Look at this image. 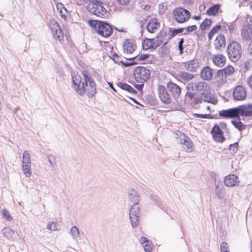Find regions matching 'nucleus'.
I'll list each match as a JSON object with an SVG mask.
<instances>
[{
  "mask_svg": "<svg viewBox=\"0 0 252 252\" xmlns=\"http://www.w3.org/2000/svg\"><path fill=\"white\" fill-rule=\"evenodd\" d=\"M120 62H121V63L122 64L125 65L126 66H129V65H132V64L136 63L135 62L130 63H125L123 61H121Z\"/></svg>",
  "mask_w": 252,
  "mask_h": 252,
  "instance_id": "obj_62",
  "label": "nucleus"
},
{
  "mask_svg": "<svg viewBox=\"0 0 252 252\" xmlns=\"http://www.w3.org/2000/svg\"><path fill=\"white\" fill-rule=\"evenodd\" d=\"M142 246L144 248L145 251L146 252H150L152 250V245L149 243V242L143 245Z\"/></svg>",
  "mask_w": 252,
  "mask_h": 252,
  "instance_id": "obj_50",
  "label": "nucleus"
},
{
  "mask_svg": "<svg viewBox=\"0 0 252 252\" xmlns=\"http://www.w3.org/2000/svg\"><path fill=\"white\" fill-rule=\"evenodd\" d=\"M167 86L174 97L177 98L179 96L181 93V89L178 85L170 81L167 83Z\"/></svg>",
  "mask_w": 252,
  "mask_h": 252,
  "instance_id": "obj_17",
  "label": "nucleus"
},
{
  "mask_svg": "<svg viewBox=\"0 0 252 252\" xmlns=\"http://www.w3.org/2000/svg\"><path fill=\"white\" fill-rule=\"evenodd\" d=\"M2 215L7 220L11 221L13 220L12 217L9 214V212L6 209L2 210Z\"/></svg>",
  "mask_w": 252,
  "mask_h": 252,
  "instance_id": "obj_42",
  "label": "nucleus"
},
{
  "mask_svg": "<svg viewBox=\"0 0 252 252\" xmlns=\"http://www.w3.org/2000/svg\"><path fill=\"white\" fill-rule=\"evenodd\" d=\"M187 89L189 91H199L201 95V99L205 102H210L212 99L210 93V88L207 83L200 82L197 84L189 83L187 86Z\"/></svg>",
  "mask_w": 252,
  "mask_h": 252,
  "instance_id": "obj_3",
  "label": "nucleus"
},
{
  "mask_svg": "<svg viewBox=\"0 0 252 252\" xmlns=\"http://www.w3.org/2000/svg\"><path fill=\"white\" fill-rule=\"evenodd\" d=\"M136 48L135 44L129 39H126L123 44V50L125 53L132 54Z\"/></svg>",
  "mask_w": 252,
  "mask_h": 252,
  "instance_id": "obj_14",
  "label": "nucleus"
},
{
  "mask_svg": "<svg viewBox=\"0 0 252 252\" xmlns=\"http://www.w3.org/2000/svg\"><path fill=\"white\" fill-rule=\"evenodd\" d=\"M153 50L156 49L162 43V41L158 39H152Z\"/></svg>",
  "mask_w": 252,
  "mask_h": 252,
  "instance_id": "obj_43",
  "label": "nucleus"
},
{
  "mask_svg": "<svg viewBox=\"0 0 252 252\" xmlns=\"http://www.w3.org/2000/svg\"><path fill=\"white\" fill-rule=\"evenodd\" d=\"M241 47L237 42H232L227 48V53L229 59L232 62L237 61L241 56Z\"/></svg>",
  "mask_w": 252,
  "mask_h": 252,
  "instance_id": "obj_4",
  "label": "nucleus"
},
{
  "mask_svg": "<svg viewBox=\"0 0 252 252\" xmlns=\"http://www.w3.org/2000/svg\"><path fill=\"white\" fill-rule=\"evenodd\" d=\"M229 246L227 243L222 242L220 245L221 252H229Z\"/></svg>",
  "mask_w": 252,
  "mask_h": 252,
  "instance_id": "obj_46",
  "label": "nucleus"
},
{
  "mask_svg": "<svg viewBox=\"0 0 252 252\" xmlns=\"http://www.w3.org/2000/svg\"><path fill=\"white\" fill-rule=\"evenodd\" d=\"M98 7L97 8V9L94 14V15H95L98 17H101V18H105L106 17H108L109 15V13L107 12V10L104 8L103 6V3L102 1H101V3H100L99 5H98Z\"/></svg>",
  "mask_w": 252,
  "mask_h": 252,
  "instance_id": "obj_21",
  "label": "nucleus"
},
{
  "mask_svg": "<svg viewBox=\"0 0 252 252\" xmlns=\"http://www.w3.org/2000/svg\"><path fill=\"white\" fill-rule=\"evenodd\" d=\"M224 77L227 78L230 76L234 71V67L232 66H228L223 68Z\"/></svg>",
  "mask_w": 252,
  "mask_h": 252,
  "instance_id": "obj_32",
  "label": "nucleus"
},
{
  "mask_svg": "<svg viewBox=\"0 0 252 252\" xmlns=\"http://www.w3.org/2000/svg\"><path fill=\"white\" fill-rule=\"evenodd\" d=\"M167 9V6L163 3H161L159 5V13L161 15L165 13Z\"/></svg>",
  "mask_w": 252,
  "mask_h": 252,
  "instance_id": "obj_47",
  "label": "nucleus"
},
{
  "mask_svg": "<svg viewBox=\"0 0 252 252\" xmlns=\"http://www.w3.org/2000/svg\"><path fill=\"white\" fill-rule=\"evenodd\" d=\"M173 15L175 20L179 23H185L190 17V12L183 8L179 7L173 11Z\"/></svg>",
  "mask_w": 252,
  "mask_h": 252,
  "instance_id": "obj_5",
  "label": "nucleus"
},
{
  "mask_svg": "<svg viewBox=\"0 0 252 252\" xmlns=\"http://www.w3.org/2000/svg\"><path fill=\"white\" fill-rule=\"evenodd\" d=\"M212 61L213 63L219 67L223 66L226 62L225 57L221 54H217L213 56Z\"/></svg>",
  "mask_w": 252,
  "mask_h": 252,
  "instance_id": "obj_20",
  "label": "nucleus"
},
{
  "mask_svg": "<svg viewBox=\"0 0 252 252\" xmlns=\"http://www.w3.org/2000/svg\"><path fill=\"white\" fill-rule=\"evenodd\" d=\"M56 7L58 13L61 15V16L64 19H66L68 14V12L64 7L63 4L62 3H58L57 4Z\"/></svg>",
  "mask_w": 252,
  "mask_h": 252,
  "instance_id": "obj_22",
  "label": "nucleus"
},
{
  "mask_svg": "<svg viewBox=\"0 0 252 252\" xmlns=\"http://www.w3.org/2000/svg\"><path fill=\"white\" fill-rule=\"evenodd\" d=\"M183 42H184V39L183 38L181 39L180 41L179 42L178 47H179V50L180 51V54H182L183 52L182 51L183 49Z\"/></svg>",
  "mask_w": 252,
  "mask_h": 252,
  "instance_id": "obj_58",
  "label": "nucleus"
},
{
  "mask_svg": "<svg viewBox=\"0 0 252 252\" xmlns=\"http://www.w3.org/2000/svg\"><path fill=\"white\" fill-rule=\"evenodd\" d=\"M142 46L143 49L145 50L148 49H151L153 50L152 39L147 38L145 39L143 42Z\"/></svg>",
  "mask_w": 252,
  "mask_h": 252,
  "instance_id": "obj_31",
  "label": "nucleus"
},
{
  "mask_svg": "<svg viewBox=\"0 0 252 252\" xmlns=\"http://www.w3.org/2000/svg\"><path fill=\"white\" fill-rule=\"evenodd\" d=\"M184 75V79H191L193 77L191 74L188 73H184L183 75Z\"/></svg>",
  "mask_w": 252,
  "mask_h": 252,
  "instance_id": "obj_61",
  "label": "nucleus"
},
{
  "mask_svg": "<svg viewBox=\"0 0 252 252\" xmlns=\"http://www.w3.org/2000/svg\"><path fill=\"white\" fill-rule=\"evenodd\" d=\"M200 76L202 79H212V70L208 66L204 67L201 71Z\"/></svg>",
  "mask_w": 252,
  "mask_h": 252,
  "instance_id": "obj_23",
  "label": "nucleus"
},
{
  "mask_svg": "<svg viewBox=\"0 0 252 252\" xmlns=\"http://www.w3.org/2000/svg\"><path fill=\"white\" fill-rule=\"evenodd\" d=\"M149 242V239H148L147 238L145 237H142L140 239V242L141 244L143 246V245L147 243H148Z\"/></svg>",
  "mask_w": 252,
  "mask_h": 252,
  "instance_id": "obj_57",
  "label": "nucleus"
},
{
  "mask_svg": "<svg viewBox=\"0 0 252 252\" xmlns=\"http://www.w3.org/2000/svg\"><path fill=\"white\" fill-rule=\"evenodd\" d=\"M149 57V55L148 54H142L141 55H136L134 57H133L131 58H129V60H133L135 59H137L138 61H144L147 59Z\"/></svg>",
  "mask_w": 252,
  "mask_h": 252,
  "instance_id": "obj_40",
  "label": "nucleus"
},
{
  "mask_svg": "<svg viewBox=\"0 0 252 252\" xmlns=\"http://www.w3.org/2000/svg\"><path fill=\"white\" fill-rule=\"evenodd\" d=\"M112 28L110 25L105 22H101L96 29V32L101 36L107 37L112 33Z\"/></svg>",
  "mask_w": 252,
  "mask_h": 252,
  "instance_id": "obj_7",
  "label": "nucleus"
},
{
  "mask_svg": "<svg viewBox=\"0 0 252 252\" xmlns=\"http://www.w3.org/2000/svg\"><path fill=\"white\" fill-rule=\"evenodd\" d=\"M190 91H189L187 93V96L189 97L190 99H193V102L195 104H198L201 102V99L197 97H194V94L192 92H190Z\"/></svg>",
  "mask_w": 252,
  "mask_h": 252,
  "instance_id": "obj_37",
  "label": "nucleus"
},
{
  "mask_svg": "<svg viewBox=\"0 0 252 252\" xmlns=\"http://www.w3.org/2000/svg\"><path fill=\"white\" fill-rule=\"evenodd\" d=\"M22 165L23 170L25 176L28 177H30L32 175L31 164H22Z\"/></svg>",
  "mask_w": 252,
  "mask_h": 252,
  "instance_id": "obj_36",
  "label": "nucleus"
},
{
  "mask_svg": "<svg viewBox=\"0 0 252 252\" xmlns=\"http://www.w3.org/2000/svg\"><path fill=\"white\" fill-rule=\"evenodd\" d=\"M3 235L9 240H15L18 236V232L8 227L4 228L1 231Z\"/></svg>",
  "mask_w": 252,
  "mask_h": 252,
  "instance_id": "obj_16",
  "label": "nucleus"
},
{
  "mask_svg": "<svg viewBox=\"0 0 252 252\" xmlns=\"http://www.w3.org/2000/svg\"><path fill=\"white\" fill-rule=\"evenodd\" d=\"M82 74L85 78V79H92L93 78H97L98 74L97 73H94L93 74V76L91 74H90L87 71H83L82 72Z\"/></svg>",
  "mask_w": 252,
  "mask_h": 252,
  "instance_id": "obj_45",
  "label": "nucleus"
},
{
  "mask_svg": "<svg viewBox=\"0 0 252 252\" xmlns=\"http://www.w3.org/2000/svg\"><path fill=\"white\" fill-rule=\"evenodd\" d=\"M47 228L49 230L55 231L57 230V226L54 222H50L47 224Z\"/></svg>",
  "mask_w": 252,
  "mask_h": 252,
  "instance_id": "obj_49",
  "label": "nucleus"
},
{
  "mask_svg": "<svg viewBox=\"0 0 252 252\" xmlns=\"http://www.w3.org/2000/svg\"><path fill=\"white\" fill-rule=\"evenodd\" d=\"M242 37L246 40H250L252 38V24L245 25L242 32Z\"/></svg>",
  "mask_w": 252,
  "mask_h": 252,
  "instance_id": "obj_15",
  "label": "nucleus"
},
{
  "mask_svg": "<svg viewBox=\"0 0 252 252\" xmlns=\"http://www.w3.org/2000/svg\"><path fill=\"white\" fill-rule=\"evenodd\" d=\"M232 123L236 128L239 129L240 131H241L243 129H244L245 125L241 122L239 117H237V119L236 120L232 121Z\"/></svg>",
  "mask_w": 252,
  "mask_h": 252,
  "instance_id": "obj_29",
  "label": "nucleus"
},
{
  "mask_svg": "<svg viewBox=\"0 0 252 252\" xmlns=\"http://www.w3.org/2000/svg\"><path fill=\"white\" fill-rule=\"evenodd\" d=\"M193 117H198L200 118H204V119H211L212 117L210 116L209 114H198L194 113L193 114Z\"/></svg>",
  "mask_w": 252,
  "mask_h": 252,
  "instance_id": "obj_51",
  "label": "nucleus"
},
{
  "mask_svg": "<svg viewBox=\"0 0 252 252\" xmlns=\"http://www.w3.org/2000/svg\"><path fill=\"white\" fill-rule=\"evenodd\" d=\"M238 143L235 142L233 144H231L229 147V149L231 151H232L234 153H235L238 149Z\"/></svg>",
  "mask_w": 252,
  "mask_h": 252,
  "instance_id": "obj_52",
  "label": "nucleus"
},
{
  "mask_svg": "<svg viewBox=\"0 0 252 252\" xmlns=\"http://www.w3.org/2000/svg\"><path fill=\"white\" fill-rule=\"evenodd\" d=\"M135 79H148L150 76L149 69L143 66H138L134 70Z\"/></svg>",
  "mask_w": 252,
  "mask_h": 252,
  "instance_id": "obj_8",
  "label": "nucleus"
},
{
  "mask_svg": "<svg viewBox=\"0 0 252 252\" xmlns=\"http://www.w3.org/2000/svg\"><path fill=\"white\" fill-rule=\"evenodd\" d=\"M226 41L224 35L222 34L219 35L216 38L214 42L215 48L217 50H220L225 46Z\"/></svg>",
  "mask_w": 252,
  "mask_h": 252,
  "instance_id": "obj_19",
  "label": "nucleus"
},
{
  "mask_svg": "<svg viewBox=\"0 0 252 252\" xmlns=\"http://www.w3.org/2000/svg\"><path fill=\"white\" fill-rule=\"evenodd\" d=\"M140 214V209L137 205H133L129 210V216H138Z\"/></svg>",
  "mask_w": 252,
  "mask_h": 252,
  "instance_id": "obj_28",
  "label": "nucleus"
},
{
  "mask_svg": "<svg viewBox=\"0 0 252 252\" xmlns=\"http://www.w3.org/2000/svg\"><path fill=\"white\" fill-rule=\"evenodd\" d=\"M246 90L241 86H237L233 92V97L236 100H243L246 97Z\"/></svg>",
  "mask_w": 252,
  "mask_h": 252,
  "instance_id": "obj_11",
  "label": "nucleus"
},
{
  "mask_svg": "<svg viewBox=\"0 0 252 252\" xmlns=\"http://www.w3.org/2000/svg\"><path fill=\"white\" fill-rule=\"evenodd\" d=\"M196 29H197L196 26H195V25H192V26H190L186 28V31L188 32H193V31H195L196 30Z\"/></svg>",
  "mask_w": 252,
  "mask_h": 252,
  "instance_id": "obj_54",
  "label": "nucleus"
},
{
  "mask_svg": "<svg viewBox=\"0 0 252 252\" xmlns=\"http://www.w3.org/2000/svg\"><path fill=\"white\" fill-rule=\"evenodd\" d=\"M101 0H88V3L87 6V10L94 14L96 12L98 5L101 3Z\"/></svg>",
  "mask_w": 252,
  "mask_h": 252,
  "instance_id": "obj_18",
  "label": "nucleus"
},
{
  "mask_svg": "<svg viewBox=\"0 0 252 252\" xmlns=\"http://www.w3.org/2000/svg\"><path fill=\"white\" fill-rule=\"evenodd\" d=\"M221 132H222V130H221L220 128L217 125L215 126L211 130V133L212 135Z\"/></svg>",
  "mask_w": 252,
  "mask_h": 252,
  "instance_id": "obj_48",
  "label": "nucleus"
},
{
  "mask_svg": "<svg viewBox=\"0 0 252 252\" xmlns=\"http://www.w3.org/2000/svg\"><path fill=\"white\" fill-rule=\"evenodd\" d=\"M198 66V63L195 60H191L187 63V66H186L187 69L189 71H195Z\"/></svg>",
  "mask_w": 252,
  "mask_h": 252,
  "instance_id": "obj_27",
  "label": "nucleus"
},
{
  "mask_svg": "<svg viewBox=\"0 0 252 252\" xmlns=\"http://www.w3.org/2000/svg\"><path fill=\"white\" fill-rule=\"evenodd\" d=\"M69 233L74 240H77L80 237V232L78 227L76 226H73L69 230Z\"/></svg>",
  "mask_w": 252,
  "mask_h": 252,
  "instance_id": "obj_24",
  "label": "nucleus"
},
{
  "mask_svg": "<svg viewBox=\"0 0 252 252\" xmlns=\"http://www.w3.org/2000/svg\"><path fill=\"white\" fill-rule=\"evenodd\" d=\"M131 225L133 227H135L138 225V216H129Z\"/></svg>",
  "mask_w": 252,
  "mask_h": 252,
  "instance_id": "obj_41",
  "label": "nucleus"
},
{
  "mask_svg": "<svg viewBox=\"0 0 252 252\" xmlns=\"http://www.w3.org/2000/svg\"><path fill=\"white\" fill-rule=\"evenodd\" d=\"M220 117L225 119L239 117L240 116L252 115V105H243L238 107L219 111Z\"/></svg>",
  "mask_w": 252,
  "mask_h": 252,
  "instance_id": "obj_2",
  "label": "nucleus"
},
{
  "mask_svg": "<svg viewBox=\"0 0 252 252\" xmlns=\"http://www.w3.org/2000/svg\"><path fill=\"white\" fill-rule=\"evenodd\" d=\"M119 4L123 5H126L129 3V0H116Z\"/></svg>",
  "mask_w": 252,
  "mask_h": 252,
  "instance_id": "obj_59",
  "label": "nucleus"
},
{
  "mask_svg": "<svg viewBox=\"0 0 252 252\" xmlns=\"http://www.w3.org/2000/svg\"><path fill=\"white\" fill-rule=\"evenodd\" d=\"M217 77L221 78L224 77V73L222 69L219 70L217 72Z\"/></svg>",
  "mask_w": 252,
  "mask_h": 252,
  "instance_id": "obj_60",
  "label": "nucleus"
},
{
  "mask_svg": "<svg viewBox=\"0 0 252 252\" xmlns=\"http://www.w3.org/2000/svg\"><path fill=\"white\" fill-rule=\"evenodd\" d=\"M102 21H97V20H90L89 21V25L90 26L94 28L95 31L96 32V29L97 28V26H99V24L101 23Z\"/></svg>",
  "mask_w": 252,
  "mask_h": 252,
  "instance_id": "obj_44",
  "label": "nucleus"
},
{
  "mask_svg": "<svg viewBox=\"0 0 252 252\" xmlns=\"http://www.w3.org/2000/svg\"><path fill=\"white\" fill-rule=\"evenodd\" d=\"M49 27L56 40L60 41L63 38V34L59 24L55 20L50 21Z\"/></svg>",
  "mask_w": 252,
  "mask_h": 252,
  "instance_id": "obj_6",
  "label": "nucleus"
},
{
  "mask_svg": "<svg viewBox=\"0 0 252 252\" xmlns=\"http://www.w3.org/2000/svg\"><path fill=\"white\" fill-rule=\"evenodd\" d=\"M212 23V20L210 19H206L200 24V28L201 30H204L210 27Z\"/></svg>",
  "mask_w": 252,
  "mask_h": 252,
  "instance_id": "obj_35",
  "label": "nucleus"
},
{
  "mask_svg": "<svg viewBox=\"0 0 252 252\" xmlns=\"http://www.w3.org/2000/svg\"><path fill=\"white\" fill-rule=\"evenodd\" d=\"M248 50L250 54H252V41L249 44Z\"/></svg>",
  "mask_w": 252,
  "mask_h": 252,
  "instance_id": "obj_63",
  "label": "nucleus"
},
{
  "mask_svg": "<svg viewBox=\"0 0 252 252\" xmlns=\"http://www.w3.org/2000/svg\"><path fill=\"white\" fill-rule=\"evenodd\" d=\"M224 183L227 187H233L238 185L239 180L236 176L230 174L225 177L224 180Z\"/></svg>",
  "mask_w": 252,
  "mask_h": 252,
  "instance_id": "obj_12",
  "label": "nucleus"
},
{
  "mask_svg": "<svg viewBox=\"0 0 252 252\" xmlns=\"http://www.w3.org/2000/svg\"><path fill=\"white\" fill-rule=\"evenodd\" d=\"M158 94L161 101L165 104L171 102V98L167 90L164 86L158 85Z\"/></svg>",
  "mask_w": 252,
  "mask_h": 252,
  "instance_id": "obj_9",
  "label": "nucleus"
},
{
  "mask_svg": "<svg viewBox=\"0 0 252 252\" xmlns=\"http://www.w3.org/2000/svg\"><path fill=\"white\" fill-rule=\"evenodd\" d=\"M73 88L80 95L86 94L92 97L95 93V84L93 80H72Z\"/></svg>",
  "mask_w": 252,
  "mask_h": 252,
  "instance_id": "obj_1",
  "label": "nucleus"
},
{
  "mask_svg": "<svg viewBox=\"0 0 252 252\" xmlns=\"http://www.w3.org/2000/svg\"><path fill=\"white\" fill-rule=\"evenodd\" d=\"M215 193L218 197L221 199L224 197L225 191L222 187H220L218 184L216 186Z\"/></svg>",
  "mask_w": 252,
  "mask_h": 252,
  "instance_id": "obj_25",
  "label": "nucleus"
},
{
  "mask_svg": "<svg viewBox=\"0 0 252 252\" xmlns=\"http://www.w3.org/2000/svg\"><path fill=\"white\" fill-rule=\"evenodd\" d=\"M138 82L140 83V84H136L135 85V87L138 90H141L143 86V81H139L138 80H136Z\"/></svg>",
  "mask_w": 252,
  "mask_h": 252,
  "instance_id": "obj_56",
  "label": "nucleus"
},
{
  "mask_svg": "<svg viewBox=\"0 0 252 252\" xmlns=\"http://www.w3.org/2000/svg\"><path fill=\"white\" fill-rule=\"evenodd\" d=\"M213 135L214 140L218 142H222L225 139L224 136H223L222 132L216 133V134H214Z\"/></svg>",
  "mask_w": 252,
  "mask_h": 252,
  "instance_id": "obj_39",
  "label": "nucleus"
},
{
  "mask_svg": "<svg viewBox=\"0 0 252 252\" xmlns=\"http://www.w3.org/2000/svg\"><path fill=\"white\" fill-rule=\"evenodd\" d=\"M220 25H217L211 30V31L208 34L209 40H211L213 36L219 32L220 29Z\"/></svg>",
  "mask_w": 252,
  "mask_h": 252,
  "instance_id": "obj_34",
  "label": "nucleus"
},
{
  "mask_svg": "<svg viewBox=\"0 0 252 252\" xmlns=\"http://www.w3.org/2000/svg\"><path fill=\"white\" fill-rule=\"evenodd\" d=\"M31 164V161L30 154L27 151H25L23 153L22 157V164Z\"/></svg>",
  "mask_w": 252,
  "mask_h": 252,
  "instance_id": "obj_30",
  "label": "nucleus"
},
{
  "mask_svg": "<svg viewBox=\"0 0 252 252\" xmlns=\"http://www.w3.org/2000/svg\"><path fill=\"white\" fill-rule=\"evenodd\" d=\"M249 86L252 89V80H247Z\"/></svg>",
  "mask_w": 252,
  "mask_h": 252,
  "instance_id": "obj_64",
  "label": "nucleus"
},
{
  "mask_svg": "<svg viewBox=\"0 0 252 252\" xmlns=\"http://www.w3.org/2000/svg\"><path fill=\"white\" fill-rule=\"evenodd\" d=\"M127 197L129 201L133 204V205H138L141 200V196L139 193L133 189L128 190Z\"/></svg>",
  "mask_w": 252,
  "mask_h": 252,
  "instance_id": "obj_10",
  "label": "nucleus"
},
{
  "mask_svg": "<svg viewBox=\"0 0 252 252\" xmlns=\"http://www.w3.org/2000/svg\"><path fill=\"white\" fill-rule=\"evenodd\" d=\"M160 27V23L158 22L156 18H152L150 19L147 25L148 31L151 33H155L157 32Z\"/></svg>",
  "mask_w": 252,
  "mask_h": 252,
  "instance_id": "obj_13",
  "label": "nucleus"
},
{
  "mask_svg": "<svg viewBox=\"0 0 252 252\" xmlns=\"http://www.w3.org/2000/svg\"><path fill=\"white\" fill-rule=\"evenodd\" d=\"M219 8V5H215L207 10V14L209 15H215L218 12Z\"/></svg>",
  "mask_w": 252,
  "mask_h": 252,
  "instance_id": "obj_33",
  "label": "nucleus"
},
{
  "mask_svg": "<svg viewBox=\"0 0 252 252\" xmlns=\"http://www.w3.org/2000/svg\"><path fill=\"white\" fill-rule=\"evenodd\" d=\"M152 200L155 202L156 205L158 206H160L161 205V202L158 197L156 196H152Z\"/></svg>",
  "mask_w": 252,
  "mask_h": 252,
  "instance_id": "obj_53",
  "label": "nucleus"
},
{
  "mask_svg": "<svg viewBox=\"0 0 252 252\" xmlns=\"http://www.w3.org/2000/svg\"><path fill=\"white\" fill-rule=\"evenodd\" d=\"M117 86L120 88L126 90L130 93H134L135 92L134 89H133L130 86L125 83L119 82L117 84Z\"/></svg>",
  "mask_w": 252,
  "mask_h": 252,
  "instance_id": "obj_26",
  "label": "nucleus"
},
{
  "mask_svg": "<svg viewBox=\"0 0 252 252\" xmlns=\"http://www.w3.org/2000/svg\"><path fill=\"white\" fill-rule=\"evenodd\" d=\"M184 31V29L183 28H180V29H176V30H174L172 31V35L173 36H175L176 34L179 33H181L183 32Z\"/></svg>",
  "mask_w": 252,
  "mask_h": 252,
  "instance_id": "obj_55",
  "label": "nucleus"
},
{
  "mask_svg": "<svg viewBox=\"0 0 252 252\" xmlns=\"http://www.w3.org/2000/svg\"><path fill=\"white\" fill-rule=\"evenodd\" d=\"M184 145L187 148V151L190 152L192 150V144L191 141L188 140V138L185 139L184 141Z\"/></svg>",
  "mask_w": 252,
  "mask_h": 252,
  "instance_id": "obj_38",
  "label": "nucleus"
}]
</instances>
